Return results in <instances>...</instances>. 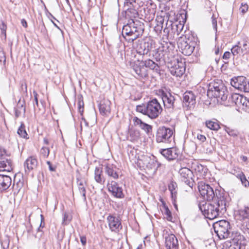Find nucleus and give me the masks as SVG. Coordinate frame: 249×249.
I'll list each match as a JSON object with an SVG mask.
<instances>
[{
  "instance_id": "f257e3e1",
  "label": "nucleus",
  "mask_w": 249,
  "mask_h": 249,
  "mask_svg": "<svg viewBox=\"0 0 249 249\" xmlns=\"http://www.w3.org/2000/svg\"><path fill=\"white\" fill-rule=\"evenodd\" d=\"M227 200L224 196L219 194L217 198L210 203H205L199 206V209L203 215L212 220L222 216L226 211Z\"/></svg>"
},
{
  "instance_id": "f03ea898",
  "label": "nucleus",
  "mask_w": 249,
  "mask_h": 249,
  "mask_svg": "<svg viewBox=\"0 0 249 249\" xmlns=\"http://www.w3.org/2000/svg\"><path fill=\"white\" fill-rule=\"evenodd\" d=\"M144 30L143 22L139 20L131 19L123 26L122 36L128 43H132L142 36Z\"/></svg>"
},
{
  "instance_id": "7ed1b4c3",
  "label": "nucleus",
  "mask_w": 249,
  "mask_h": 249,
  "mask_svg": "<svg viewBox=\"0 0 249 249\" xmlns=\"http://www.w3.org/2000/svg\"><path fill=\"white\" fill-rule=\"evenodd\" d=\"M136 110L150 119H154L158 117L162 112V108L158 101L154 99L148 102L146 104L137 106Z\"/></svg>"
},
{
  "instance_id": "20e7f679",
  "label": "nucleus",
  "mask_w": 249,
  "mask_h": 249,
  "mask_svg": "<svg viewBox=\"0 0 249 249\" xmlns=\"http://www.w3.org/2000/svg\"><path fill=\"white\" fill-rule=\"evenodd\" d=\"M208 96L217 98V100L226 101L227 99V90L222 81L217 80L209 84L207 91Z\"/></svg>"
},
{
  "instance_id": "39448f33",
  "label": "nucleus",
  "mask_w": 249,
  "mask_h": 249,
  "mask_svg": "<svg viewBox=\"0 0 249 249\" xmlns=\"http://www.w3.org/2000/svg\"><path fill=\"white\" fill-rule=\"evenodd\" d=\"M171 46L166 43V46H163L162 48L159 47L152 54L153 57L157 61L161 60L165 62H169L175 56L174 46L170 43Z\"/></svg>"
},
{
  "instance_id": "423d86ee",
  "label": "nucleus",
  "mask_w": 249,
  "mask_h": 249,
  "mask_svg": "<svg viewBox=\"0 0 249 249\" xmlns=\"http://www.w3.org/2000/svg\"><path fill=\"white\" fill-rule=\"evenodd\" d=\"M214 232L220 239H224L231 236V225L226 220H220L213 225Z\"/></svg>"
},
{
  "instance_id": "0eeeda50",
  "label": "nucleus",
  "mask_w": 249,
  "mask_h": 249,
  "mask_svg": "<svg viewBox=\"0 0 249 249\" xmlns=\"http://www.w3.org/2000/svg\"><path fill=\"white\" fill-rule=\"evenodd\" d=\"M172 129L164 126H160L157 129L156 141L157 142L170 143L173 139Z\"/></svg>"
},
{
  "instance_id": "6e6552de",
  "label": "nucleus",
  "mask_w": 249,
  "mask_h": 249,
  "mask_svg": "<svg viewBox=\"0 0 249 249\" xmlns=\"http://www.w3.org/2000/svg\"><path fill=\"white\" fill-rule=\"evenodd\" d=\"M231 240L226 243L227 249H242L244 247L242 243L243 236L237 232H232L230 237Z\"/></svg>"
},
{
  "instance_id": "1a4fd4ad",
  "label": "nucleus",
  "mask_w": 249,
  "mask_h": 249,
  "mask_svg": "<svg viewBox=\"0 0 249 249\" xmlns=\"http://www.w3.org/2000/svg\"><path fill=\"white\" fill-rule=\"evenodd\" d=\"M164 106L168 112H172L177 104V98L170 92H166L163 90L160 94Z\"/></svg>"
},
{
  "instance_id": "9d476101",
  "label": "nucleus",
  "mask_w": 249,
  "mask_h": 249,
  "mask_svg": "<svg viewBox=\"0 0 249 249\" xmlns=\"http://www.w3.org/2000/svg\"><path fill=\"white\" fill-rule=\"evenodd\" d=\"M143 64V60H137L131 62V67L138 79L145 78L148 76V70Z\"/></svg>"
},
{
  "instance_id": "9b49d317",
  "label": "nucleus",
  "mask_w": 249,
  "mask_h": 249,
  "mask_svg": "<svg viewBox=\"0 0 249 249\" xmlns=\"http://www.w3.org/2000/svg\"><path fill=\"white\" fill-rule=\"evenodd\" d=\"M198 188L201 196L207 201L213 200L215 193L209 184L201 181L198 183Z\"/></svg>"
},
{
  "instance_id": "f8f14e48",
  "label": "nucleus",
  "mask_w": 249,
  "mask_h": 249,
  "mask_svg": "<svg viewBox=\"0 0 249 249\" xmlns=\"http://www.w3.org/2000/svg\"><path fill=\"white\" fill-rule=\"evenodd\" d=\"M185 36H181L178 40V46L180 51L185 55H190L193 52L195 47L188 42Z\"/></svg>"
},
{
  "instance_id": "ddd939ff",
  "label": "nucleus",
  "mask_w": 249,
  "mask_h": 249,
  "mask_svg": "<svg viewBox=\"0 0 249 249\" xmlns=\"http://www.w3.org/2000/svg\"><path fill=\"white\" fill-rule=\"evenodd\" d=\"M178 173L181 181L184 182L186 184L192 188L194 185L192 171L188 168L181 167L178 171Z\"/></svg>"
},
{
  "instance_id": "4468645a",
  "label": "nucleus",
  "mask_w": 249,
  "mask_h": 249,
  "mask_svg": "<svg viewBox=\"0 0 249 249\" xmlns=\"http://www.w3.org/2000/svg\"><path fill=\"white\" fill-rule=\"evenodd\" d=\"M231 85L241 91L245 92H249V88L248 87V82H247L246 77L244 76H239L234 77L231 79Z\"/></svg>"
},
{
  "instance_id": "2eb2a0df",
  "label": "nucleus",
  "mask_w": 249,
  "mask_h": 249,
  "mask_svg": "<svg viewBox=\"0 0 249 249\" xmlns=\"http://www.w3.org/2000/svg\"><path fill=\"white\" fill-rule=\"evenodd\" d=\"M108 190L115 197L122 198L124 197L122 187L114 180L108 181L107 184Z\"/></svg>"
},
{
  "instance_id": "dca6fc26",
  "label": "nucleus",
  "mask_w": 249,
  "mask_h": 249,
  "mask_svg": "<svg viewBox=\"0 0 249 249\" xmlns=\"http://www.w3.org/2000/svg\"><path fill=\"white\" fill-rule=\"evenodd\" d=\"M168 25V27H165L163 30V32L168 35V36H170V30L169 27L171 26V31L172 33L174 34H176L177 36H178L181 32L183 29L184 25L180 22L178 23H172L171 21H168L166 23V26Z\"/></svg>"
},
{
  "instance_id": "f3484780",
  "label": "nucleus",
  "mask_w": 249,
  "mask_h": 249,
  "mask_svg": "<svg viewBox=\"0 0 249 249\" xmlns=\"http://www.w3.org/2000/svg\"><path fill=\"white\" fill-rule=\"evenodd\" d=\"M152 45L151 41H143L139 40L137 42L135 48L138 53L141 55H145L147 54L151 50Z\"/></svg>"
},
{
  "instance_id": "a211bd4d",
  "label": "nucleus",
  "mask_w": 249,
  "mask_h": 249,
  "mask_svg": "<svg viewBox=\"0 0 249 249\" xmlns=\"http://www.w3.org/2000/svg\"><path fill=\"white\" fill-rule=\"evenodd\" d=\"M160 152L168 161L174 160L178 157V150L176 147L160 149Z\"/></svg>"
},
{
  "instance_id": "6ab92c4d",
  "label": "nucleus",
  "mask_w": 249,
  "mask_h": 249,
  "mask_svg": "<svg viewBox=\"0 0 249 249\" xmlns=\"http://www.w3.org/2000/svg\"><path fill=\"white\" fill-rule=\"evenodd\" d=\"M137 162L140 166L149 169L155 168L156 165V161L147 155H142L141 157H139Z\"/></svg>"
},
{
  "instance_id": "aec40b11",
  "label": "nucleus",
  "mask_w": 249,
  "mask_h": 249,
  "mask_svg": "<svg viewBox=\"0 0 249 249\" xmlns=\"http://www.w3.org/2000/svg\"><path fill=\"white\" fill-rule=\"evenodd\" d=\"M104 171L106 174L111 178L117 179L119 177L120 169L113 164L107 163L105 164Z\"/></svg>"
},
{
  "instance_id": "412c9836",
  "label": "nucleus",
  "mask_w": 249,
  "mask_h": 249,
  "mask_svg": "<svg viewBox=\"0 0 249 249\" xmlns=\"http://www.w3.org/2000/svg\"><path fill=\"white\" fill-rule=\"evenodd\" d=\"M107 220L110 230L112 231L118 232L122 228L120 219L114 215H109L107 217Z\"/></svg>"
},
{
  "instance_id": "4be33fe9",
  "label": "nucleus",
  "mask_w": 249,
  "mask_h": 249,
  "mask_svg": "<svg viewBox=\"0 0 249 249\" xmlns=\"http://www.w3.org/2000/svg\"><path fill=\"white\" fill-rule=\"evenodd\" d=\"M196 96L192 91H187L183 95V102L185 106L191 108L196 103Z\"/></svg>"
},
{
  "instance_id": "5701e85b",
  "label": "nucleus",
  "mask_w": 249,
  "mask_h": 249,
  "mask_svg": "<svg viewBox=\"0 0 249 249\" xmlns=\"http://www.w3.org/2000/svg\"><path fill=\"white\" fill-rule=\"evenodd\" d=\"M185 71V64L184 62L178 61L177 63L171 67L170 71L172 75L177 77L182 76Z\"/></svg>"
},
{
  "instance_id": "b1692460",
  "label": "nucleus",
  "mask_w": 249,
  "mask_h": 249,
  "mask_svg": "<svg viewBox=\"0 0 249 249\" xmlns=\"http://www.w3.org/2000/svg\"><path fill=\"white\" fill-rule=\"evenodd\" d=\"M38 164L37 160L34 156L29 157L24 163L25 172H29L36 168Z\"/></svg>"
},
{
  "instance_id": "393cba45",
  "label": "nucleus",
  "mask_w": 249,
  "mask_h": 249,
  "mask_svg": "<svg viewBox=\"0 0 249 249\" xmlns=\"http://www.w3.org/2000/svg\"><path fill=\"white\" fill-rule=\"evenodd\" d=\"M165 247L167 249H178V240L174 234H170L165 237Z\"/></svg>"
},
{
  "instance_id": "a878e982",
  "label": "nucleus",
  "mask_w": 249,
  "mask_h": 249,
  "mask_svg": "<svg viewBox=\"0 0 249 249\" xmlns=\"http://www.w3.org/2000/svg\"><path fill=\"white\" fill-rule=\"evenodd\" d=\"M149 3L150 5H148L146 8L144 9L145 18L148 21L154 18L156 11V5L151 2Z\"/></svg>"
},
{
  "instance_id": "bb28decb",
  "label": "nucleus",
  "mask_w": 249,
  "mask_h": 249,
  "mask_svg": "<svg viewBox=\"0 0 249 249\" xmlns=\"http://www.w3.org/2000/svg\"><path fill=\"white\" fill-rule=\"evenodd\" d=\"M12 162L9 158H3L0 160V171L10 172L13 170Z\"/></svg>"
},
{
  "instance_id": "cd10ccee",
  "label": "nucleus",
  "mask_w": 249,
  "mask_h": 249,
  "mask_svg": "<svg viewBox=\"0 0 249 249\" xmlns=\"http://www.w3.org/2000/svg\"><path fill=\"white\" fill-rule=\"evenodd\" d=\"M11 182V178L9 176L0 175V191L8 189Z\"/></svg>"
},
{
  "instance_id": "c85d7f7f",
  "label": "nucleus",
  "mask_w": 249,
  "mask_h": 249,
  "mask_svg": "<svg viewBox=\"0 0 249 249\" xmlns=\"http://www.w3.org/2000/svg\"><path fill=\"white\" fill-rule=\"evenodd\" d=\"M111 102L108 100H103L100 102L99 108L100 113L103 115H107L110 112Z\"/></svg>"
},
{
  "instance_id": "c756f323",
  "label": "nucleus",
  "mask_w": 249,
  "mask_h": 249,
  "mask_svg": "<svg viewBox=\"0 0 249 249\" xmlns=\"http://www.w3.org/2000/svg\"><path fill=\"white\" fill-rule=\"evenodd\" d=\"M77 184L79 192L83 197V201L86 202L87 200L86 196V186H87L86 181L84 179L77 178Z\"/></svg>"
},
{
  "instance_id": "7c9ffc66",
  "label": "nucleus",
  "mask_w": 249,
  "mask_h": 249,
  "mask_svg": "<svg viewBox=\"0 0 249 249\" xmlns=\"http://www.w3.org/2000/svg\"><path fill=\"white\" fill-rule=\"evenodd\" d=\"M94 179L98 183L103 184L105 179L103 176V169L100 167H96L94 170Z\"/></svg>"
},
{
  "instance_id": "2f4dec72",
  "label": "nucleus",
  "mask_w": 249,
  "mask_h": 249,
  "mask_svg": "<svg viewBox=\"0 0 249 249\" xmlns=\"http://www.w3.org/2000/svg\"><path fill=\"white\" fill-rule=\"evenodd\" d=\"M177 184L176 182L174 181H171L168 185V189L171 192V197L172 200H173L174 207L176 209H177V205L175 202V200L177 198Z\"/></svg>"
},
{
  "instance_id": "473e14b6",
  "label": "nucleus",
  "mask_w": 249,
  "mask_h": 249,
  "mask_svg": "<svg viewBox=\"0 0 249 249\" xmlns=\"http://www.w3.org/2000/svg\"><path fill=\"white\" fill-rule=\"evenodd\" d=\"M243 54H247L249 53V39L245 37L237 43Z\"/></svg>"
},
{
  "instance_id": "72a5a7b5",
  "label": "nucleus",
  "mask_w": 249,
  "mask_h": 249,
  "mask_svg": "<svg viewBox=\"0 0 249 249\" xmlns=\"http://www.w3.org/2000/svg\"><path fill=\"white\" fill-rule=\"evenodd\" d=\"M107 44L109 49L112 50H116L118 51H119V49L122 45L121 41L118 37L113 38L112 40L110 41L109 43L108 41H107Z\"/></svg>"
},
{
  "instance_id": "f704fd0d",
  "label": "nucleus",
  "mask_w": 249,
  "mask_h": 249,
  "mask_svg": "<svg viewBox=\"0 0 249 249\" xmlns=\"http://www.w3.org/2000/svg\"><path fill=\"white\" fill-rule=\"evenodd\" d=\"M237 106L243 109H247L248 108H249V101L247 99L246 97L240 95Z\"/></svg>"
},
{
  "instance_id": "c9c22d12",
  "label": "nucleus",
  "mask_w": 249,
  "mask_h": 249,
  "mask_svg": "<svg viewBox=\"0 0 249 249\" xmlns=\"http://www.w3.org/2000/svg\"><path fill=\"white\" fill-rule=\"evenodd\" d=\"M143 62H144L143 64L146 69H147V68H149L150 69L154 70L157 72L159 71V66L153 60L149 59L145 61H143Z\"/></svg>"
},
{
  "instance_id": "e433bc0d",
  "label": "nucleus",
  "mask_w": 249,
  "mask_h": 249,
  "mask_svg": "<svg viewBox=\"0 0 249 249\" xmlns=\"http://www.w3.org/2000/svg\"><path fill=\"white\" fill-rule=\"evenodd\" d=\"M26 111L24 103H21L19 101L17 107L15 108V116L17 118L21 116L22 114H25Z\"/></svg>"
},
{
  "instance_id": "4c0bfd02",
  "label": "nucleus",
  "mask_w": 249,
  "mask_h": 249,
  "mask_svg": "<svg viewBox=\"0 0 249 249\" xmlns=\"http://www.w3.org/2000/svg\"><path fill=\"white\" fill-rule=\"evenodd\" d=\"M206 125L208 128L213 130H218L220 128L219 124L216 120L207 121Z\"/></svg>"
},
{
  "instance_id": "58836bf2",
  "label": "nucleus",
  "mask_w": 249,
  "mask_h": 249,
  "mask_svg": "<svg viewBox=\"0 0 249 249\" xmlns=\"http://www.w3.org/2000/svg\"><path fill=\"white\" fill-rule=\"evenodd\" d=\"M240 217L245 221L249 219V207H245L238 211Z\"/></svg>"
},
{
  "instance_id": "ea45409f",
  "label": "nucleus",
  "mask_w": 249,
  "mask_h": 249,
  "mask_svg": "<svg viewBox=\"0 0 249 249\" xmlns=\"http://www.w3.org/2000/svg\"><path fill=\"white\" fill-rule=\"evenodd\" d=\"M129 135L128 136V139L131 142H136L137 141L140 137V134L139 131L138 130H130L129 131Z\"/></svg>"
},
{
  "instance_id": "a19ab883",
  "label": "nucleus",
  "mask_w": 249,
  "mask_h": 249,
  "mask_svg": "<svg viewBox=\"0 0 249 249\" xmlns=\"http://www.w3.org/2000/svg\"><path fill=\"white\" fill-rule=\"evenodd\" d=\"M164 18L162 16H157L156 19L157 22L156 26L155 27V30L161 31L163 28L164 23Z\"/></svg>"
},
{
  "instance_id": "79ce46f5",
  "label": "nucleus",
  "mask_w": 249,
  "mask_h": 249,
  "mask_svg": "<svg viewBox=\"0 0 249 249\" xmlns=\"http://www.w3.org/2000/svg\"><path fill=\"white\" fill-rule=\"evenodd\" d=\"M124 4V6H127L128 8H139L140 7L137 0H125Z\"/></svg>"
},
{
  "instance_id": "37998d69",
  "label": "nucleus",
  "mask_w": 249,
  "mask_h": 249,
  "mask_svg": "<svg viewBox=\"0 0 249 249\" xmlns=\"http://www.w3.org/2000/svg\"><path fill=\"white\" fill-rule=\"evenodd\" d=\"M77 101L78 111L80 113L81 115H82L84 111V104L83 102V97L81 95H78Z\"/></svg>"
},
{
  "instance_id": "c03bdc74",
  "label": "nucleus",
  "mask_w": 249,
  "mask_h": 249,
  "mask_svg": "<svg viewBox=\"0 0 249 249\" xmlns=\"http://www.w3.org/2000/svg\"><path fill=\"white\" fill-rule=\"evenodd\" d=\"M138 8H127L126 14L127 15L129 16L131 18H136L138 16Z\"/></svg>"
},
{
  "instance_id": "a18cd8bd",
  "label": "nucleus",
  "mask_w": 249,
  "mask_h": 249,
  "mask_svg": "<svg viewBox=\"0 0 249 249\" xmlns=\"http://www.w3.org/2000/svg\"><path fill=\"white\" fill-rule=\"evenodd\" d=\"M18 134L20 137L23 138H27L28 134L25 130V125L23 123H21L20 126L18 128L17 132Z\"/></svg>"
},
{
  "instance_id": "49530a36",
  "label": "nucleus",
  "mask_w": 249,
  "mask_h": 249,
  "mask_svg": "<svg viewBox=\"0 0 249 249\" xmlns=\"http://www.w3.org/2000/svg\"><path fill=\"white\" fill-rule=\"evenodd\" d=\"M231 51L234 56H238L239 55H244L238 44L231 48Z\"/></svg>"
},
{
  "instance_id": "de8ad7c7",
  "label": "nucleus",
  "mask_w": 249,
  "mask_h": 249,
  "mask_svg": "<svg viewBox=\"0 0 249 249\" xmlns=\"http://www.w3.org/2000/svg\"><path fill=\"white\" fill-rule=\"evenodd\" d=\"M23 185V183L22 181L19 180L16 183V184H14L13 186L14 194L17 195L21 189L22 188Z\"/></svg>"
},
{
  "instance_id": "09e8293b",
  "label": "nucleus",
  "mask_w": 249,
  "mask_h": 249,
  "mask_svg": "<svg viewBox=\"0 0 249 249\" xmlns=\"http://www.w3.org/2000/svg\"><path fill=\"white\" fill-rule=\"evenodd\" d=\"M147 134L149 133L152 130L151 125L143 122L139 126Z\"/></svg>"
},
{
  "instance_id": "8fccbe9b",
  "label": "nucleus",
  "mask_w": 249,
  "mask_h": 249,
  "mask_svg": "<svg viewBox=\"0 0 249 249\" xmlns=\"http://www.w3.org/2000/svg\"><path fill=\"white\" fill-rule=\"evenodd\" d=\"M206 169L204 168L202 165L200 164L197 166V167L195 168L196 172L199 173V176L200 177L205 176V170Z\"/></svg>"
},
{
  "instance_id": "3c124183",
  "label": "nucleus",
  "mask_w": 249,
  "mask_h": 249,
  "mask_svg": "<svg viewBox=\"0 0 249 249\" xmlns=\"http://www.w3.org/2000/svg\"><path fill=\"white\" fill-rule=\"evenodd\" d=\"M6 63V56L2 49L0 47V65L4 66Z\"/></svg>"
},
{
  "instance_id": "603ef678",
  "label": "nucleus",
  "mask_w": 249,
  "mask_h": 249,
  "mask_svg": "<svg viewBox=\"0 0 249 249\" xmlns=\"http://www.w3.org/2000/svg\"><path fill=\"white\" fill-rule=\"evenodd\" d=\"M0 29L1 31V35L3 36L4 37V38H6V30H7V26L6 24L3 22L2 21L1 23L0 24Z\"/></svg>"
},
{
  "instance_id": "864d4df0",
  "label": "nucleus",
  "mask_w": 249,
  "mask_h": 249,
  "mask_svg": "<svg viewBox=\"0 0 249 249\" xmlns=\"http://www.w3.org/2000/svg\"><path fill=\"white\" fill-rule=\"evenodd\" d=\"M225 131L230 135L232 137H236L237 135V131L235 130L232 129L228 127H225Z\"/></svg>"
},
{
  "instance_id": "5fc2aeb1",
  "label": "nucleus",
  "mask_w": 249,
  "mask_h": 249,
  "mask_svg": "<svg viewBox=\"0 0 249 249\" xmlns=\"http://www.w3.org/2000/svg\"><path fill=\"white\" fill-rule=\"evenodd\" d=\"M248 5L246 3H242L239 8V12L242 15L245 14L248 10Z\"/></svg>"
},
{
  "instance_id": "6e6d98bb",
  "label": "nucleus",
  "mask_w": 249,
  "mask_h": 249,
  "mask_svg": "<svg viewBox=\"0 0 249 249\" xmlns=\"http://www.w3.org/2000/svg\"><path fill=\"white\" fill-rule=\"evenodd\" d=\"M40 152L44 157L47 158L49 155L50 150L48 147H42L41 149Z\"/></svg>"
},
{
  "instance_id": "4d7b16f0",
  "label": "nucleus",
  "mask_w": 249,
  "mask_h": 249,
  "mask_svg": "<svg viewBox=\"0 0 249 249\" xmlns=\"http://www.w3.org/2000/svg\"><path fill=\"white\" fill-rule=\"evenodd\" d=\"M71 220V218L70 216L67 213H65L63 215L62 224L65 225L68 224Z\"/></svg>"
},
{
  "instance_id": "13d9d810",
  "label": "nucleus",
  "mask_w": 249,
  "mask_h": 249,
  "mask_svg": "<svg viewBox=\"0 0 249 249\" xmlns=\"http://www.w3.org/2000/svg\"><path fill=\"white\" fill-rule=\"evenodd\" d=\"M240 94H234L231 95V100L233 102H234L237 106V103L239 101V98L240 97Z\"/></svg>"
},
{
  "instance_id": "bf43d9fd",
  "label": "nucleus",
  "mask_w": 249,
  "mask_h": 249,
  "mask_svg": "<svg viewBox=\"0 0 249 249\" xmlns=\"http://www.w3.org/2000/svg\"><path fill=\"white\" fill-rule=\"evenodd\" d=\"M164 213L167 216V219L168 220H171L172 218L171 212L167 207L165 208Z\"/></svg>"
},
{
  "instance_id": "052dcab7",
  "label": "nucleus",
  "mask_w": 249,
  "mask_h": 249,
  "mask_svg": "<svg viewBox=\"0 0 249 249\" xmlns=\"http://www.w3.org/2000/svg\"><path fill=\"white\" fill-rule=\"evenodd\" d=\"M240 181H241L242 184L245 187L249 186V182L247 179L245 175L242 176V179H240Z\"/></svg>"
},
{
  "instance_id": "680f3d73",
  "label": "nucleus",
  "mask_w": 249,
  "mask_h": 249,
  "mask_svg": "<svg viewBox=\"0 0 249 249\" xmlns=\"http://www.w3.org/2000/svg\"><path fill=\"white\" fill-rule=\"evenodd\" d=\"M133 121H134L135 125H139V126H140L141 125V124L143 123V122L142 121V120H141L137 117H134Z\"/></svg>"
},
{
  "instance_id": "e2e57ef3",
  "label": "nucleus",
  "mask_w": 249,
  "mask_h": 249,
  "mask_svg": "<svg viewBox=\"0 0 249 249\" xmlns=\"http://www.w3.org/2000/svg\"><path fill=\"white\" fill-rule=\"evenodd\" d=\"M33 95L34 96V100H35V104L34 105V107H35V105H36V107L38 106V98H37L38 94L35 90L33 91Z\"/></svg>"
},
{
  "instance_id": "0e129e2a",
  "label": "nucleus",
  "mask_w": 249,
  "mask_h": 249,
  "mask_svg": "<svg viewBox=\"0 0 249 249\" xmlns=\"http://www.w3.org/2000/svg\"><path fill=\"white\" fill-rule=\"evenodd\" d=\"M212 24L213 28L216 31L217 30V20L216 18H214L213 16L212 17Z\"/></svg>"
},
{
  "instance_id": "69168bd1",
  "label": "nucleus",
  "mask_w": 249,
  "mask_h": 249,
  "mask_svg": "<svg viewBox=\"0 0 249 249\" xmlns=\"http://www.w3.org/2000/svg\"><path fill=\"white\" fill-rule=\"evenodd\" d=\"M5 154V150L1 146H0V159H2V158H3Z\"/></svg>"
},
{
  "instance_id": "338daca9",
  "label": "nucleus",
  "mask_w": 249,
  "mask_h": 249,
  "mask_svg": "<svg viewBox=\"0 0 249 249\" xmlns=\"http://www.w3.org/2000/svg\"><path fill=\"white\" fill-rule=\"evenodd\" d=\"M231 56V53L229 52H226L223 55V58L224 59H228Z\"/></svg>"
},
{
  "instance_id": "774afa93",
  "label": "nucleus",
  "mask_w": 249,
  "mask_h": 249,
  "mask_svg": "<svg viewBox=\"0 0 249 249\" xmlns=\"http://www.w3.org/2000/svg\"><path fill=\"white\" fill-rule=\"evenodd\" d=\"M80 241L83 246H85L87 243L86 237L84 236L80 237Z\"/></svg>"
}]
</instances>
